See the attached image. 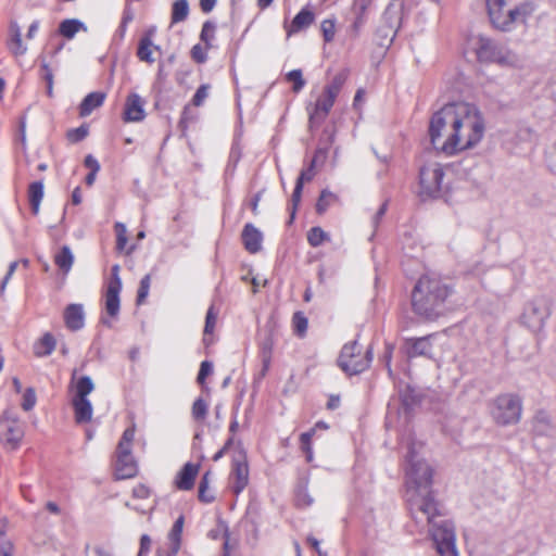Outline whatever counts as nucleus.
<instances>
[{"instance_id": "obj_1", "label": "nucleus", "mask_w": 556, "mask_h": 556, "mask_svg": "<svg viewBox=\"0 0 556 556\" xmlns=\"http://www.w3.org/2000/svg\"><path fill=\"white\" fill-rule=\"evenodd\" d=\"M415 443L409 447L406 456V498L410 514L429 519L433 511H437V498L431 490L432 468L420 455Z\"/></svg>"}, {"instance_id": "obj_2", "label": "nucleus", "mask_w": 556, "mask_h": 556, "mask_svg": "<svg viewBox=\"0 0 556 556\" xmlns=\"http://www.w3.org/2000/svg\"><path fill=\"white\" fill-rule=\"evenodd\" d=\"M454 154L476 147L484 136V121L479 109L468 102H454Z\"/></svg>"}, {"instance_id": "obj_3", "label": "nucleus", "mask_w": 556, "mask_h": 556, "mask_svg": "<svg viewBox=\"0 0 556 556\" xmlns=\"http://www.w3.org/2000/svg\"><path fill=\"white\" fill-rule=\"evenodd\" d=\"M452 293L450 285L445 283L439 276H422L413 291L414 311L426 318H432L435 308L441 305Z\"/></svg>"}, {"instance_id": "obj_4", "label": "nucleus", "mask_w": 556, "mask_h": 556, "mask_svg": "<svg viewBox=\"0 0 556 556\" xmlns=\"http://www.w3.org/2000/svg\"><path fill=\"white\" fill-rule=\"evenodd\" d=\"M466 52L473 53L480 63H494L501 67H515L520 58L506 45L500 43L482 34H470L465 43Z\"/></svg>"}, {"instance_id": "obj_5", "label": "nucleus", "mask_w": 556, "mask_h": 556, "mask_svg": "<svg viewBox=\"0 0 556 556\" xmlns=\"http://www.w3.org/2000/svg\"><path fill=\"white\" fill-rule=\"evenodd\" d=\"M491 23L497 29L508 31L516 24H523L533 13L530 0H486Z\"/></svg>"}, {"instance_id": "obj_6", "label": "nucleus", "mask_w": 556, "mask_h": 556, "mask_svg": "<svg viewBox=\"0 0 556 556\" xmlns=\"http://www.w3.org/2000/svg\"><path fill=\"white\" fill-rule=\"evenodd\" d=\"M437 511H433L429 519L426 515L422 518L412 514V517L416 523L421 525L422 527H428V531L430 532L432 540L437 545L438 553L441 556H458L455 546L454 525L450 520L442 518L443 506L439 501H437Z\"/></svg>"}, {"instance_id": "obj_7", "label": "nucleus", "mask_w": 556, "mask_h": 556, "mask_svg": "<svg viewBox=\"0 0 556 556\" xmlns=\"http://www.w3.org/2000/svg\"><path fill=\"white\" fill-rule=\"evenodd\" d=\"M454 102L435 112L429 124V136L433 148L446 155H454L455 140Z\"/></svg>"}, {"instance_id": "obj_8", "label": "nucleus", "mask_w": 556, "mask_h": 556, "mask_svg": "<svg viewBox=\"0 0 556 556\" xmlns=\"http://www.w3.org/2000/svg\"><path fill=\"white\" fill-rule=\"evenodd\" d=\"M405 13L404 0H391L384 9L376 29L377 43L389 47L400 29Z\"/></svg>"}, {"instance_id": "obj_9", "label": "nucleus", "mask_w": 556, "mask_h": 556, "mask_svg": "<svg viewBox=\"0 0 556 556\" xmlns=\"http://www.w3.org/2000/svg\"><path fill=\"white\" fill-rule=\"evenodd\" d=\"M490 413L493 420L500 426L515 425L521 418V400L515 394H501L493 400Z\"/></svg>"}, {"instance_id": "obj_10", "label": "nucleus", "mask_w": 556, "mask_h": 556, "mask_svg": "<svg viewBox=\"0 0 556 556\" xmlns=\"http://www.w3.org/2000/svg\"><path fill=\"white\" fill-rule=\"evenodd\" d=\"M443 168L438 163H430L420 169L419 184L421 194L435 198L442 191Z\"/></svg>"}, {"instance_id": "obj_11", "label": "nucleus", "mask_w": 556, "mask_h": 556, "mask_svg": "<svg viewBox=\"0 0 556 556\" xmlns=\"http://www.w3.org/2000/svg\"><path fill=\"white\" fill-rule=\"evenodd\" d=\"M336 99L337 98L330 92L326 93V91H323L321 96L318 97L315 103L309 102L306 105L308 128L311 131L318 129L321 126L333 106Z\"/></svg>"}, {"instance_id": "obj_12", "label": "nucleus", "mask_w": 556, "mask_h": 556, "mask_svg": "<svg viewBox=\"0 0 556 556\" xmlns=\"http://www.w3.org/2000/svg\"><path fill=\"white\" fill-rule=\"evenodd\" d=\"M230 480L231 491L236 495H239L249 483V465L243 450H240L238 455L232 458Z\"/></svg>"}, {"instance_id": "obj_13", "label": "nucleus", "mask_w": 556, "mask_h": 556, "mask_svg": "<svg viewBox=\"0 0 556 556\" xmlns=\"http://www.w3.org/2000/svg\"><path fill=\"white\" fill-rule=\"evenodd\" d=\"M548 316V311L545 304L541 301L530 302L522 315V324L527 326L532 332H539L544 321Z\"/></svg>"}, {"instance_id": "obj_14", "label": "nucleus", "mask_w": 556, "mask_h": 556, "mask_svg": "<svg viewBox=\"0 0 556 556\" xmlns=\"http://www.w3.org/2000/svg\"><path fill=\"white\" fill-rule=\"evenodd\" d=\"M356 348L357 340L350 344V376L366 370L369 367V364L372 358L369 343H367L366 346H361L358 349V354H355L354 352Z\"/></svg>"}, {"instance_id": "obj_15", "label": "nucleus", "mask_w": 556, "mask_h": 556, "mask_svg": "<svg viewBox=\"0 0 556 556\" xmlns=\"http://www.w3.org/2000/svg\"><path fill=\"white\" fill-rule=\"evenodd\" d=\"M144 101L137 93H129L126 98L123 119L126 123L141 122L146 117Z\"/></svg>"}, {"instance_id": "obj_16", "label": "nucleus", "mask_w": 556, "mask_h": 556, "mask_svg": "<svg viewBox=\"0 0 556 556\" xmlns=\"http://www.w3.org/2000/svg\"><path fill=\"white\" fill-rule=\"evenodd\" d=\"M63 319L68 330L75 332L83 329L85 326L84 305L79 303L68 304L64 308Z\"/></svg>"}, {"instance_id": "obj_17", "label": "nucleus", "mask_w": 556, "mask_h": 556, "mask_svg": "<svg viewBox=\"0 0 556 556\" xmlns=\"http://www.w3.org/2000/svg\"><path fill=\"white\" fill-rule=\"evenodd\" d=\"M241 241L249 253H258L262 250L263 233L252 223H248L243 226Z\"/></svg>"}, {"instance_id": "obj_18", "label": "nucleus", "mask_w": 556, "mask_h": 556, "mask_svg": "<svg viewBox=\"0 0 556 556\" xmlns=\"http://www.w3.org/2000/svg\"><path fill=\"white\" fill-rule=\"evenodd\" d=\"M199 469L200 464L186 463L175 478V486L181 491L192 490Z\"/></svg>"}, {"instance_id": "obj_19", "label": "nucleus", "mask_w": 556, "mask_h": 556, "mask_svg": "<svg viewBox=\"0 0 556 556\" xmlns=\"http://www.w3.org/2000/svg\"><path fill=\"white\" fill-rule=\"evenodd\" d=\"M24 435L18 422L0 421V438L11 448L15 450Z\"/></svg>"}, {"instance_id": "obj_20", "label": "nucleus", "mask_w": 556, "mask_h": 556, "mask_svg": "<svg viewBox=\"0 0 556 556\" xmlns=\"http://www.w3.org/2000/svg\"><path fill=\"white\" fill-rule=\"evenodd\" d=\"M137 471L138 466L132 455H128L127 457L116 456L114 464L115 480L134 478L137 475Z\"/></svg>"}, {"instance_id": "obj_21", "label": "nucleus", "mask_w": 556, "mask_h": 556, "mask_svg": "<svg viewBox=\"0 0 556 556\" xmlns=\"http://www.w3.org/2000/svg\"><path fill=\"white\" fill-rule=\"evenodd\" d=\"M155 33V28H149L147 29L143 35L140 37L137 48V58L142 61L147 62L149 64H152L154 62V58L152 56V48L155 50H159V46H154L152 41V37Z\"/></svg>"}, {"instance_id": "obj_22", "label": "nucleus", "mask_w": 556, "mask_h": 556, "mask_svg": "<svg viewBox=\"0 0 556 556\" xmlns=\"http://www.w3.org/2000/svg\"><path fill=\"white\" fill-rule=\"evenodd\" d=\"M274 336L275 333L273 328L266 329L264 338L260 343V353L262 358V376L266 375L270 366L271 353L275 344Z\"/></svg>"}, {"instance_id": "obj_23", "label": "nucleus", "mask_w": 556, "mask_h": 556, "mask_svg": "<svg viewBox=\"0 0 556 556\" xmlns=\"http://www.w3.org/2000/svg\"><path fill=\"white\" fill-rule=\"evenodd\" d=\"M432 336L407 340L408 356H430L432 351Z\"/></svg>"}, {"instance_id": "obj_24", "label": "nucleus", "mask_w": 556, "mask_h": 556, "mask_svg": "<svg viewBox=\"0 0 556 556\" xmlns=\"http://www.w3.org/2000/svg\"><path fill=\"white\" fill-rule=\"evenodd\" d=\"M45 195V186L42 180L33 181L27 188V199L33 215L37 216L40 210V203Z\"/></svg>"}, {"instance_id": "obj_25", "label": "nucleus", "mask_w": 556, "mask_h": 556, "mask_svg": "<svg viewBox=\"0 0 556 556\" xmlns=\"http://www.w3.org/2000/svg\"><path fill=\"white\" fill-rule=\"evenodd\" d=\"M105 97V93L102 91H93L88 93L79 104V116H89L93 110L103 104Z\"/></svg>"}, {"instance_id": "obj_26", "label": "nucleus", "mask_w": 556, "mask_h": 556, "mask_svg": "<svg viewBox=\"0 0 556 556\" xmlns=\"http://www.w3.org/2000/svg\"><path fill=\"white\" fill-rule=\"evenodd\" d=\"M72 406L76 424H87L92 417V404L88 399H73Z\"/></svg>"}, {"instance_id": "obj_27", "label": "nucleus", "mask_w": 556, "mask_h": 556, "mask_svg": "<svg viewBox=\"0 0 556 556\" xmlns=\"http://www.w3.org/2000/svg\"><path fill=\"white\" fill-rule=\"evenodd\" d=\"M9 30L11 34V38L8 42L9 50L15 56L24 55L27 51V47L23 45L21 27L15 21H12Z\"/></svg>"}, {"instance_id": "obj_28", "label": "nucleus", "mask_w": 556, "mask_h": 556, "mask_svg": "<svg viewBox=\"0 0 556 556\" xmlns=\"http://www.w3.org/2000/svg\"><path fill=\"white\" fill-rule=\"evenodd\" d=\"M121 287H109L106 286V291L104 295V308L109 316L116 317L119 313L121 306Z\"/></svg>"}, {"instance_id": "obj_29", "label": "nucleus", "mask_w": 556, "mask_h": 556, "mask_svg": "<svg viewBox=\"0 0 556 556\" xmlns=\"http://www.w3.org/2000/svg\"><path fill=\"white\" fill-rule=\"evenodd\" d=\"M371 3V0H355L353 5V13L355 15V20L353 22L352 30L356 35L362 29V27L366 24L368 17V8Z\"/></svg>"}, {"instance_id": "obj_30", "label": "nucleus", "mask_w": 556, "mask_h": 556, "mask_svg": "<svg viewBox=\"0 0 556 556\" xmlns=\"http://www.w3.org/2000/svg\"><path fill=\"white\" fill-rule=\"evenodd\" d=\"M80 30H87L86 25L78 18H66L60 22L58 34L63 38L71 40Z\"/></svg>"}, {"instance_id": "obj_31", "label": "nucleus", "mask_w": 556, "mask_h": 556, "mask_svg": "<svg viewBox=\"0 0 556 556\" xmlns=\"http://www.w3.org/2000/svg\"><path fill=\"white\" fill-rule=\"evenodd\" d=\"M56 340L51 332H46L38 341L34 343V354L37 357H45L52 354L55 350Z\"/></svg>"}, {"instance_id": "obj_32", "label": "nucleus", "mask_w": 556, "mask_h": 556, "mask_svg": "<svg viewBox=\"0 0 556 556\" xmlns=\"http://www.w3.org/2000/svg\"><path fill=\"white\" fill-rule=\"evenodd\" d=\"M315 20V14L307 8H303L293 17L288 34L299 33L300 30L308 27Z\"/></svg>"}, {"instance_id": "obj_33", "label": "nucleus", "mask_w": 556, "mask_h": 556, "mask_svg": "<svg viewBox=\"0 0 556 556\" xmlns=\"http://www.w3.org/2000/svg\"><path fill=\"white\" fill-rule=\"evenodd\" d=\"M54 263L63 275H67L74 264V254L68 245H63L54 255Z\"/></svg>"}, {"instance_id": "obj_34", "label": "nucleus", "mask_w": 556, "mask_h": 556, "mask_svg": "<svg viewBox=\"0 0 556 556\" xmlns=\"http://www.w3.org/2000/svg\"><path fill=\"white\" fill-rule=\"evenodd\" d=\"M184 516H179L172 529H170V532L168 534V539L170 541V552L168 553V555H176L178 552H179V548H180V543H181V533H182V528H184Z\"/></svg>"}, {"instance_id": "obj_35", "label": "nucleus", "mask_w": 556, "mask_h": 556, "mask_svg": "<svg viewBox=\"0 0 556 556\" xmlns=\"http://www.w3.org/2000/svg\"><path fill=\"white\" fill-rule=\"evenodd\" d=\"M212 480V471H205L199 482L198 486V498L200 502L210 504L215 501V496L213 493L208 492V485Z\"/></svg>"}, {"instance_id": "obj_36", "label": "nucleus", "mask_w": 556, "mask_h": 556, "mask_svg": "<svg viewBox=\"0 0 556 556\" xmlns=\"http://www.w3.org/2000/svg\"><path fill=\"white\" fill-rule=\"evenodd\" d=\"M551 416L546 412H539L533 419V430L541 435H547L553 430Z\"/></svg>"}, {"instance_id": "obj_37", "label": "nucleus", "mask_w": 556, "mask_h": 556, "mask_svg": "<svg viewBox=\"0 0 556 556\" xmlns=\"http://www.w3.org/2000/svg\"><path fill=\"white\" fill-rule=\"evenodd\" d=\"M189 15L188 0H175L172 4L170 22L177 24L187 20Z\"/></svg>"}, {"instance_id": "obj_38", "label": "nucleus", "mask_w": 556, "mask_h": 556, "mask_svg": "<svg viewBox=\"0 0 556 556\" xmlns=\"http://www.w3.org/2000/svg\"><path fill=\"white\" fill-rule=\"evenodd\" d=\"M75 394L73 399H88V394H90L94 390V383L89 376L79 377L74 386Z\"/></svg>"}, {"instance_id": "obj_39", "label": "nucleus", "mask_w": 556, "mask_h": 556, "mask_svg": "<svg viewBox=\"0 0 556 556\" xmlns=\"http://www.w3.org/2000/svg\"><path fill=\"white\" fill-rule=\"evenodd\" d=\"M304 185L295 180V186L291 194V205L289 206V220L288 225H291L295 218L298 207L301 203Z\"/></svg>"}, {"instance_id": "obj_40", "label": "nucleus", "mask_w": 556, "mask_h": 556, "mask_svg": "<svg viewBox=\"0 0 556 556\" xmlns=\"http://www.w3.org/2000/svg\"><path fill=\"white\" fill-rule=\"evenodd\" d=\"M318 152L314 154V156L309 160V162L306 164L304 168L300 172L296 181L301 184L309 182L314 179L316 176V163L318 159Z\"/></svg>"}, {"instance_id": "obj_41", "label": "nucleus", "mask_w": 556, "mask_h": 556, "mask_svg": "<svg viewBox=\"0 0 556 556\" xmlns=\"http://www.w3.org/2000/svg\"><path fill=\"white\" fill-rule=\"evenodd\" d=\"M336 201H337L336 194L330 192L328 189L321 190V192L317 199L316 205H315L316 213L319 215H323L328 210V207Z\"/></svg>"}, {"instance_id": "obj_42", "label": "nucleus", "mask_w": 556, "mask_h": 556, "mask_svg": "<svg viewBox=\"0 0 556 556\" xmlns=\"http://www.w3.org/2000/svg\"><path fill=\"white\" fill-rule=\"evenodd\" d=\"M346 79H348V74H346L345 70H343L342 72L337 74L329 84H327L324 87V91H326V93H329V91H330V93L337 98L338 94L340 93L344 83L346 81Z\"/></svg>"}, {"instance_id": "obj_43", "label": "nucleus", "mask_w": 556, "mask_h": 556, "mask_svg": "<svg viewBox=\"0 0 556 556\" xmlns=\"http://www.w3.org/2000/svg\"><path fill=\"white\" fill-rule=\"evenodd\" d=\"M215 29L216 24L212 21H205L202 25L200 40L204 43L206 50H210L213 47L212 40L215 37Z\"/></svg>"}, {"instance_id": "obj_44", "label": "nucleus", "mask_w": 556, "mask_h": 556, "mask_svg": "<svg viewBox=\"0 0 556 556\" xmlns=\"http://www.w3.org/2000/svg\"><path fill=\"white\" fill-rule=\"evenodd\" d=\"M216 318L217 315L214 312V307L211 306L205 315V324H204V330H203V343L207 346L212 343V340L207 339L206 337L208 334H212L216 325Z\"/></svg>"}, {"instance_id": "obj_45", "label": "nucleus", "mask_w": 556, "mask_h": 556, "mask_svg": "<svg viewBox=\"0 0 556 556\" xmlns=\"http://www.w3.org/2000/svg\"><path fill=\"white\" fill-rule=\"evenodd\" d=\"M286 80L292 84V91L299 93L305 86L306 81L303 78L302 71L296 68L286 74Z\"/></svg>"}, {"instance_id": "obj_46", "label": "nucleus", "mask_w": 556, "mask_h": 556, "mask_svg": "<svg viewBox=\"0 0 556 556\" xmlns=\"http://www.w3.org/2000/svg\"><path fill=\"white\" fill-rule=\"evenodd\" d=\"M328 239V233L319 226L312 227L307 232V241L314 248L321 245Z\"/></svg>"}, {"instance_id": "obj_47", "label": "nucleus", "mask_w": 556, "mask_h": 556, "mask_svg": "<svg viewBox=\"0 0 556 556\" xmlns=\"http://www.w3.org/2000/svg\"><path fill=\"white\" fill-rule=\"evenodd\" d=\"M207 409H208L207 403L202 397H198L192 404V408H191L192 418L195 421L204 420L207 416Z\"/></svg>"}, {"instance_id": "obj_48", "label": "nucleus", "mask_w": 556, "mask_h": 556, "mask_svg": "<svg viewBox=\"0 0 556 556\" xmlns=\"http://www.w3.org/2000/svg\"><path fill=\"white\" fill-rule=\"evenodd\" d=\"M294 333L303 337L306 333L308 320L302 312H295L292 317Z\"/></svg>"}, {"instance_id": "obj_49", "label": "nucleus", "mask_w": 556, "mask_h": 556, "mask_svg": "<svg viewBox=\"0 0 556 556\" xmlns=\"http://www.w3.org/2000/svg\"><path fill=\"white\" fill-rule=\"evenodd\" d=\"M150 283H151V275L147 274L141 278L139 288L137 290V298H136L137 305H141L144 303L147 296L149 295Z\"/></svg>"}, {"instance_id": "obj_50", "label": "nucleus", "mask_w": 556, "mask_h": 556, "mask_svg": "<svg viewBox=\"0 0 556 556\" xmlns=\"http://www.w3.org/2000/svg\"><path fill=\"white\" fill-rule=\"evenodd\" d=\"M89 134V127L87 124H83L77 128H72L67 130L66 138L72 143H77L83 141Z\"/></svg>"}, {"instance_id": "obj_51", "label": "nucleus", "mask_w": 556, "mask_h": 556, "mask_svg": "<svg viewBox=\"0 0 556 556\" xmlns=\"http://www.w3.org/2000/svg\"><path fill=\"white\" fill-rule=\"evenodd\" d=\"M213 374V363L210 361H203L200 364V368L197 375V383L200 384L202 388L205 387V381L208 376Z\"/></svg>"}, {"instance_id": "obj_52", "label": "nucleus", "mask_w": 556, "mask_h": 556, "mask_svg": "<svg viewBox=\"0 0 556 556\" xmlns=\"http://www.w3.org/2000/svg\"><path fill=\"white\" fill-rule=\"evenodd\" d=\"M36 392L33 388H27L23 394L22 408L25 412H29L36 405Z\"/></svg>"}, {"instance_id": "obj_53", "label": "nucleus", "mask_w": 556, "mask_h": 556, "mask_svg": "<svg viewBox=\"0 0 556 556\" xmlns=\"http://www.w3.org/2000/svg\"><path fill=\"white\" fill-rule=\"evenodd\" d=\"M115 231H116V249L118 251H123L127 243L126 226L122 223H116Z\"/></svg>"}, {"instance_id": "obj_54", "label": "nucleus", "mask_w": 556, "mask_h": 556, "mask_svg": "<svg viewBox=\"0 0 556 556\" xmlns=\"http://www.w3.org/2000/svg\"><path fill=\"white\" fill-rule=\"evenodd\" d=\"M208 89H210L208 84H203V85L199 86V88L195 90V93L193 94L192 100H191V102L194 106H201L203 104V102L205 101V99L208 96Z\"/></svg>"}, {"instance_id": "obj_55", "label": "nucleus", "mask_w": 556, "mask_h": 556, "mask_svg": "<svg viewBox=\"0 0 556 556\" xmlns=\"http://www.w3.org/2000/svg\"><path fill=\"white\" fill-rule=\"evenodd\" d=\"M205 50V47L203 48L200 43L194 45L190 51L192 60L198 64L205 63L207 60Z\"/></svg>"}, {"instance_id": "obj_56", "label": "nucleus", "mask_w": 556, "mask_h": 556, "mask_svg": "<svg viewBox=\"0 0 556 556\" xmlns=\"http://www.w3.org/2000/svg\"><path fill=\"white\" fill-rule=\"evenodd\" d=\"M321 31L324 40L330 42L334 36V22L331 20H325L321 23Z\"/></svg>"}, {"instance_id": "obj_57", "label": "nucleus", "mask_w": 556, "mask_h": 556, "mask_svg": "<svg viewBox=\"0 0 556 556\" xmlns=\"http://www.w3.org/2000/svg\"><path fill=\"white\" fill-rule=\"evenodd\" d=\"M119 265L115 264L111 268V278L108 283L109 287H121L122 288V279L119 277Z\"/></svg>"}, {"instance_id": "obj_58", "label": "nucleus", "mask_w": 556, "mask_h": 556, "mask_svg": "<svg viewBox=\"0 0 556 556\" xmlns=\"http://www.w3.org/2000/svg\"><path fill=\"white\" fill-rule=\"evenodd\" d=\"M150 489L144 484H138L132 489V496L135 498H148L150 496Z\"/></svg>"}, {"instance_id": "obj_59", "label": "nucleus", "mask_w": 556, "mask_h": 556, "mask_svg": "<svg viewBox=\"0 0 556 556\" xmlns=\"http://www.w3.org/2000/svg\"><path fill=\"white\" fill-rule=\"evenodd\" d=\"M84 165L90 170V172H94V173H99L100 170V163L98 162V160L92 155V154H88L86 155L85 160H84Z\"/></svg>"}, {"instance_id": "obj_60", "label": "nucleus", "mask_w": 556, "mask_h": 556, "mask_svg": "<svg viewBox=\"0 0 556 556\" xmlns=\"http://www.w3.org/2000/svg\"><path fill=\"white\" fill-rule=\"evenodd\" d=\"M131 444L132 443H128V442L125 443V441L119 440V442L117 444V447H116L115 455L116 456H123V457H127L128 455H132L131 454Z\"/></svg>"}, {"instance_id": "obj_61", "label": "nucleus", "mask_w": 556, "mask_h": 556, "mask_svg": "<svg viewBox=\"0 0 556 556\" xmlns=\"http://www.w3.org/2000/svg\"><path fill=\"white\" fill-rule=\"evenodd\" d=\"M313 503V498L305 492L300 490L296 493V505L301 507H307Z\"/></svg>"}, {"instance_id": "obj_62", "label": "nucleus", "mask_w": 556, "mask_h": 556, "mask_svg": "<svg viewBox=\"0 0 556 556\" xmlns=\"http://www.w3.org/2000/svg\"><path fill=\"white\" fill-rule=\"evenodd\" d=\"M315 433V429H311L306 432H303L300 435L301 450L312 447V438Z\"/></svg>"}, {"instance_id": "obj_63", "label": "nucleus", "mask_w": 556, "mask_h": 556, "mask_svg": "<svg viewBox=\"0 0 556 556\" xmlns=\"http://www.w3.org/2000/svg\"><path fill=\"white\" fill-rule=\"evenodd\" d=\"M13 544L7 539H0V554L1 556H12Z\"/></svg>"}, {"instance_id": "obj_64", "label": "nucleus", "mask_w": 556, "mask_h": 556, "mask_svg": "<svg viewBox=\"0 0 556 556\" xmlns=\"http://www.w3.org/2000/svg\"><path fill=\"white\" fill-rule=\"evenodd\" d=\"M150 548H151V538L148 535V534H142L140 536V546H139V552L141 554H149L150 552Z\"/></svg>"}]
</instances>
